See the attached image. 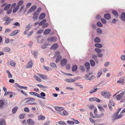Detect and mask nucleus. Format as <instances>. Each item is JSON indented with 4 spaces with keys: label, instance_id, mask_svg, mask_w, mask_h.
I'll return each instance as SVG.
<instances>
[{
    "label": "nucleus",
    "instance_id": "f257e3e1",
    "mask_svg": "<svg viewBox=\"0 0 125 125\" xmlns=\"http://www.w3.org/2000/svg\"><path fill=\"white\" fill-rule=\"evenodd\" d=\"M118 114V112H117L114 113L112 116L113 118L112 120L113 121H115L122 118L123 116V115L121 114H120L119 115H117Z\"/></svg>",
    "mask_w": 125,
    "mask_h": 125
},
{
    "label": "nucleus",
    "instance_id": "412c9836",
    "mask_svg": "<svg viewBox=\"0 0 125 125\" xmlns=\"http://www.w3.org/2000/svg\"><path fill=\"white\" fill-rule=\"evenodd\" d=\"M121 20L124 21H125V13H121Z\"/></svg>",
    "mask_w": 125,
    "mask_h": 125
},
{
    "label": "nucleus",
    "instance_id": "aec40b11",
    "mask_svg": "<svg viewBox=\"0 0 125 125\" xmlns=\"http://www.w3.org/2000/svg\"><path fill=\"white\" fill-rule=\"evenodd\" d=\"M51 31V30L50 29H47L44 31V34L45 35H47Z\"/></svg>",
    "mask_w": 125,
    "mask_h": 125
},
{
    "label": "nucleus",
    "instance_id": "c03bdc74",
    "mask_svg": "<svg viewBox=\"0 0 125 125\" xmlns=\"http://www.w3.org/2000/svg\"><path fill=\"white\" fill-rule=\"evenodd\" d=\"M80 69L83 72H84L85 70V69L83 66H80Z\"/></svg>",
    "mask_w": 125,
    "mask_h": 125
},
{
    "label": "nucleus",
    "instance_id": "2eb2a0df",
    "mask_svg": "<svg viewBox=\"0 0 125 125\" xmlns=\"http://www.w3.org/2000/svg\"><path fill=\"white\" fill-rule=\"evenodd\" d=\"M104 17L106 19L108 20L110 19L111 16L110 14L107 13L104 15Z\"/></svg>",
    "mask_w": 125,
    "mask_h": 125
},
{
    "label": "nucleus",
    "instance_id": "4468645a",
    "mask_svg": "<svg viewBox=\"0 0 125 125\" xmlns=\"http://www.w3.org/2000/svg\"><path fill=\"white\" fill-rule=\"evenodd\" d=\"M58 47V44L57 43H55L53 44L51 47V49L52 50L56 49Z\"/></svg>",
    "mask_w": 125,
    "mask_h": 125
},
{
    "label": "nucleus",
    "instance_id": "f8f14e48",
    "mask_svg": "<svg viewBox=\"0 0 125 125\" xmlns=\"http://www.w3.org/2000/svg\"><path fill=\"white\" fill-rule=\"evenodd\" d=\"M20 31V30H15L13 31L10 35V36H13V35L17 34L18 32Z\"/></svg>",
    "mask_w": 125,
    "mask_h": 125
},
{
    "label": "nucleus",
    "instance_id": "f3484780",
    "mask_svg": "<svg viewBox=\"0 0 125 125\" xmlns=\"http://www.w3.org/2000/svg\"><path fill=\"white\" fill-rule=\"evenodd\" d=\"M55 108L56 111L59 112H60L64 109V108L61 107H55Z\"/></svg>",
    "mask_w": 125,
    "mask_h": 125
},
{
    "label": "nucleus",
    "instance_id": "7c9ffc66",
    "mask_svg": "<svg viewBox=\"0 0 125 125\" xmlns=\"http://www.w3.org/2000/svg\"><path fill=\"white\" fill-rule=\"evenodd\" d=\"M94 46L95 47L98 48H101L102 47V45L100 43H95L94 45Z\"/></svg>",
    "mask_w": 125,
    "mask_h": 125
},
{
    "label": "nucleus",
    "instance_id": "cd10ccee",
    "mask_svg": "<svg viewBox=\"0 0 125 125\" xmlns=\"http://www.w3.org/2000/svg\"><path fill=\"white\" fill-rule=\"evenodd\" d=\"M98 89L97 88H93L92 90H91L90 92L89 93L90 94H92L94 92L98 90Z\"/></svg>",
    "mask_w": 125,
    "mask_h": 125
},
{
    "label": "nucleus",
    "instance_id": "de8ad7c7",
    "mask_svg": "<svg viewBox=\"0 0 125 125\" xmlns=\"http://www.w3.org/2000/svg\"><path fill=\"white\" fill-rule=\"evenodd\" d=\"M101 21L102 23L104 24H105L106 22V20L103 18L101 19Z\"/></svg>",
    "mask_w": 125,
    "mask_h": 125
},
{
    "label": "nucleus",
    "instance_id": "338daca9",
    "mask_svg": "<svg viewBox=\"0 0 125 125\" xmlns=\"http://www.w3.org/2000/svg\"><path fill=\"white\" fill-rule=\"evenodd\" d=\"M63 113V115H67L68 114V113L65 110L64 111Z\"/></svg>",
    "mask_w": 125,
    "mask_h": 125
},
{
    "label": "nucleus",
    "instance_id": "5701e85b",
    "mask_svg": "<svg viewBox=\"0 0 125 125\" xmlns=\"http://www.w3.org/2000/svg\"><path fill=\"white\" fill-rule=\"evenodd\" d=\"M62 58V56H59L57 57L55 60V62L56 63L59 62L61 60V59Z\"/></svg>",
    "mask_w": 125,
    "mask_h": 125
},
{
    "label": "nucleus",
    "instance_id": "dca6fc26",
    "mask_svg": "<svg viewBox=\"0 0 125 125\" xmlns=\"http://www.w3.org/2000/svg\"><path fill=\"white\" fill-rule=\"evenodd\" d=\"M33 65V63L32 61H29L27 65V67L28 68H30L32 67Z\"/></svg>",
    "mask_w": 125,
    "mask_h": 125
},
{
    "label": "nucleus",
    "instance_id": "6ab92c4d",
    "mask_svg": "<svg viewBox=\"0 0 125 125\" xmlns=\"http://www.w3.org/2000/svg\"><path fill=\"white\" fill-rule=\"evenodd\" d=\"M6 123L5 120L3 119H0V125H6Z\"/></svg>",
    "mask_w": 125,
    "mask_h": 125
},
{
    "label": "nucleus",
    "instance_id": "69168bd1",
    "mask_svg": "<svg viewBox=\"0 0 125 125\" xmlns=\"http://www.w3.org/2000/svg\"><path fill=\"white\" fill-rule=\"evenodd\" d=\"M24 111L26 112H29L30 110L28 108L26 107L24 109Z\"/></svg>",
    "mask_w": 125,
    "mask_h": 125
},
{
    "label": "nucleus",
    "instance_id": "b1692460",
    "mask_svg": "<svg viewBox=\"0 0 125 125\" xmlns=\"http://www.w3.org/2000/svg\"><path fill=\"white\" fill-rule=\"evenodd\" d=\"M39 76L43 79L45 80L47 79V76L45 75L39 74Z\"/></svg>",
    "mask_w": 125,
    "mask_h": 125
},
{
    "label": "nucleus",
    "instance_id": "3c124183",
    "mask_svg": "<svg viewBox=\"0 0 125 125\" xmlns=\"http://www.w3.org/2000/svg\"><path fill=\"white\" fill-rule=\"evenodd\" d=\"M6 72L8 74V76L9 78H11L12 77V75L9 71H7Z\"/></svg>",
    "mask_w": 125,
    "mask_h": 125
},
{
    "label": "nucleus",
    "instance_id": "c9c22d12",
    "mask_svg": "<svg viewBox=\"0 0 125 125\" xmlns=\"http://www.w3.org/2000/svg\"><path fill=\"white\" fill-rule=\"evenodd\" d=\"M34 77L35 79L37 80V81L39 82H41L42 80L39 77L37 76L36 75H34Z\"/></svg>",
    "mask_w": 125,
    "mask_h": 125
},
{
    "label": "nucleus",
    "instance_id": "a211bd4d",
    "mask_svg": "<svg viewBox=\"0 0 125 125\" xmlns=\"http://www.w3.org/2000/svg\"><path fill=\"white\" fill-rule=\"evenodd\" d=\"M94 41L96 43L100 42H101V39L99 37H97L94 38Z\"/></svg>",
    "mask_w": 125,
    "mask_h": 125
},
{
    "label": "nucleus",
    "instance_id": "a878e982",
    "mask_svg": "<svg viewBox=\"0 0 125 125\" xmlns=\"http://www.w3.org/2000/svg\"><path fill=\"white\" fill-rule=\"evenodd\" d=\"M77 66L76 65H73L72 68V71L73 72L75 71L77 69Z\"/></svg>",
    "mask_w": 125,
    "mask_h": 125
},
{
    "label": "nucleus",
    "instance_id": "423d86ee",
    "mask_svg": "<svg viewBox=\"0 0 125 125\" xmlns=\"http://www.w3.org/2000/svg\"><path fill=\"white\" fill-rule=\"evenodd\" d=\"M29 93L31 95L35 96L39 98H41V96H40L39 94L36 92H30Z\"/></svg>",
    "mask_w": 125,
    "mask_h": 125
},
{
    "label": "nucleus",
    "instance_id": "ddd939ff",
    "mask_svg": "<svg viewBox=\"0 0 125 125\" xmlns=\"http://www.w3.org/2000/svg\"><path fill=\"white\" fill-rule=\"evenodd\" d=\"M45 13H42L40 15L39 17V19L40 20H42L45 18Z\"/></svg>",
    "mask_w": 125,
    "mask_h": 125
},
{
    "label": "nucleus",
    "instance_id": "bf43d9fd",
    "mask_svg": "<svg viewBox=\"0 0 125 125\" xmlns=\"http://www.w3.org/2000/svg\"><path fill=\"white\" fill-rule=\"evenodd\" d=\"M43 31V30L40 29L37 31V34H39L42 32Z\"/></svg>",
    "mask_w": 125,
    "mask_h": 125
},
{
    "label": "nucleus",
    "instance_id": "20e7f679",
    "mask_svg": "<svg viewBox=\"0 0 125 125\" xmlns=\"http://www.w3.org/2000/svg\"><path fill=\"white\" fill-rule=\"evenodd\" d=\"M67 61L65 59H63L60 62V64L62 66H64L67 63Z\"/></svg>",
    "mask_w": 125,
    "mask_h": 125
},
{
    "label": "nucleus",
    "instance_id": "052dcab7",
    "mask_svg": "<svg viewBox=\"0 0 125 125\" xmlns=\"http://www.w3.org/2000/svg\"><path fill=\"white\" fill-rule=\"evenodd\" d=\"M24 116L25 114H21L19 116L20 118L21 119H23L24 117Z\"/></svg>",
    "mask_w": 125,
    "mask_h": 125
},
{
    "label": "nucleus",
    "instance_id": "9d476101",
    "mask_svg": "<svg viewBox=\"0 0 125 125\" xmlns=\"http://www.w3.org/2000/svg\"><path fill=\"white\" fill-rule=\"evenodd\" d=\"M27 123L28 124L31 125H33L34 123L33 121L31 119H29L27 120Z\"/></svg>",
    "mask_w": 125,
    "mask_h": 125
},
{
    "label": "nucleus",
    "instance_id": "a19ab883",
    "mask_svg": "<svg viewBox=\"0 0 125 125\" xmlns=\"http://www.w3.org/2000/svg\"><path fill=\"white\" fill-rule=\"evenodd\" d=\"M46 21V20L45 19H44L42 20L40 23H39V25L41 26Z\"/></svg>",
    "mask_w": 125,
    "mask_h": 125
},
{
    "label": "nucleus",
    "instance_id": "7ed1b4c3",
    "mask_svg": "<svg viewBox=\"0 0 125 125\" xmlns=\"http://www.w3.org/2000/svg\"><path fill=\"white\" fill-rule=\"evenodd\" d=\"M88 75L86 74L84 76V77L85 79L87 80H91L95 78V76L94 75H93L92 76L89 77V76Z\"/></svg>",
    "mask_w": 125,
    "mask_h": 125
},
{
    "label": "nucleus",
    "instance_id": "49530a36",
    "mask_svg": "<svg viewBox=\"0 0 125 125\" xmlns=\"http://www.w3.org/2000/svg\"><path fill=\"white\" fill-rule=\"evenodd\" d=\"M58 123L61 125H66V124L64 122L62 121H59L58 122Z\"/></svg>",
    "mask_w": 125,
    "mask_h": 125
},
{
    "label": "nucleus",
    "instance_id": "473e14b6",
    "mask_svg": "<svg viewBox=\"0 0 125 125\" xmlns=\"http://www.w3.org/2000/svg\"><path fill=\"white\" fill-rule=\"evenodd\" d=\"M18 107L17 106H16L14 107L12 110V112L13 114H15L17 110Z\"/></svg>",
    "mask_w": 125,
    "mask_h": 125
},
{
    "label": "nucleus",
    "instance_id": "9b49d317",
    "mask_svg": "<svg viewBox=\"0 0 125 125\" xmlns=\"http://www.w3.org/2000/svg\"><path fill=\"white\" fill-rule=\"evenodd\" d=\"M39 13H37L36 11H35L33 13L34 16L33 17V19H37L38 18L39 16Z\"/></svg>",
    "mask_w": 125,
    "mask_h": 125
},
{
    "label": "nucleus",
    "instance_id": "680f3d73",
    "mask_svg": "<svg viewBox=\"0 0 125 125\" xmlns=\"http://www.w3.org/2000/svg\"><path fill=\"white\" fill-rule=\"evenodd\" d=\"M71 68V65H70L69 64H67L66 66V68L68 69H69Z\"/></svg>",
    "mask_w": 125,
    "mask_h": 125
},
{
    "label": "nucleus",
    "instance_id": "f03ea898",
    "mask_svg": "<svg viewBox=\"0 0 125 125\" xmlns=\"http://www.w3.org/2000/svg\"><path fill=\"white\" fill-rule=\"evenodd\" d=\"M102 95L104 97L109 98L110 96V93L109 92L103 91L101 92Z\"/></svg>",
    "mask_w": 125,
    "mask_h": 125
},
{
    "label": "nucleus",
    "instance_id": "bb28decb",
    "mask_svg": "<svg viewBox=\"0 0 125 125\" xmlns=\"http://www.w3.org/2000/svg\"><path fill=\"white\" fill-rule=\"evenodd\" d=\"M95 51L97 53H100L102 52L101 49L98 48H96L95 49Z\"/></svg>",
    "mask_w": 125,
    "mask_h": 125
},
{
    "label": "nucleus",
    "instance_id": "c85d7f7f",
    "mask_svg": "<svg viewBox=\"0 0 125 125\" xmlns=\"http://www.w3.org/2000/svg\"><path fill=\"white\" fill-rule=\"evenodd\" d=\"M10 50V49L8 47L5 48L3 49L2 50L3 51L6 52H9Z\"/></svg>",
    "mask_w": 125,
    "mask_h": 125
},
{
    "label": "nucleus",
    "instance_id": "13d9d810",
    "mask_svg": "<svg viewBox=\"0 0 125 125\" xmlns=\"http://www.w3.org/2000/svg\"><path fill=\"white\" fill-rule=\"evenodd\" d=\"M67 123L68 124H70L71 125H73L74 124V122L72 121H67Z\"/></svg>",
    "mask_w": 125,
    "mask_h": 125
},
{
    "label": "nucleus",
    "instance_id": "393cba45",
    "mask_svg": "<svg viewBox=\"0 0 125 125\" xmlns=\"http://www.w3.org/2000/svg\"><path fill=\"white\" fill-rule=\"evenodd\" d=\"M45 118V117L42 115H39L38 117V120H43Z\"/></svg>",
    "mask_w": 125,
    "mask_h": 125
},
{
    "label": "nucleus",
    "instance_id": "8fccbe9b",
    "mask_svg": "<svg viewBox=\"0 0 125 125\" xmlns=\"http://www.w3.org/2000/svg\"><path fill=\"white\" fill-rule=\"evenodd\" d=\"M23 0H21L19 1L17 5H18L19 6H19L22 5L23 3Z\"/></svg>",
    "mask_w": 125,
    "mask_h": 125
},
{
    "label": "nucleus",
    "instance_id": "39448f33",
    "mask_svg": "<svg viewBox=\"0 0 125 125\" xmlns=\"http://www.w3.org/2000/svg\"><path fill=\"white\" fill-rule=\"evenodd\" d=\"M35 99L33 98H28V100L26 101V102L28 103V104H35V103H30L29 102L30 101H32L34 102L35 101Z\"/></svg>",
    "mask_w": 125,
    "mask_h": 125
},
{
    "label": "nucleus",
    "instance_id": "58836bf2",
    "mask_svg": "<svg viewBox=\"0 0 125 125\" xmlns=\"http://www.w3.org/2000/svg\"><path fill=\"white\" fill-rule=\"evenodd\" d=\"M11 5L10 4H8V5H6L5 7L4 8V10H8L9 8L10 7Z\"/></svg>",
    "mask_w": 125,
    "mask_h": 125
},
{
    "label": "nucleus",
    "instance_id": "603ef678",
    "mask_svg": "<svg viewBox=\"0 0 125 125\" xmlns=\"http://www.w3.org/2000/svg\"><path fill=\"white\" fill-rule=\"evenodd\" d=\"M98 107L99 109L101 111H104V109L102 107L101 105H98Z\"/></svg>",
    "mask_w": 125,
    "mask_h": 125
},
{
    "label": "nucleus",
    "instance_id": "5fc2aeb1",
    "mask_svg": "<svg viewBox=\"0 0 125 125\" xmlns=\"http://www.w3.org/2000/svg\"><path fill=\"white\" fill-rule=\"evenodd\" d=\"M49 25V24L48 23H45L42 26V28H45L47 27Z\"/></svg>",
    "mask_w": 125,
    "mask_h": 125
},
{
    "label": "nucleus",
    "instance_id": "6e6d98bb",
    "mask_svg": "<svg viewBox=\"0 0 125 125\" xmlns=\"http://www.w3.org/2000/svg\"><path fill=\"white\" fill-rule=\"evenodd\" d=\"M3 20L4 21H8V20H10L9 18H7L6 17H4Z\"/></svg>",
    "mask_w": 125,
    "mask_h": 125
},
{
    "label": "nucleus",
    "instance_id": "6e6552de",
    "mask_svg": "<svg viewBox=\"0 0 125 125\" xmlns=\"http://www.w3.org/2000/svg\"><path fill=\"white\" fill-rule=\"evenodd\" d=\"M90 101H96L97 102H99L100 100L98 98L96 97L90 98L89 99Z\"/></svg>",
    "mask_w": 125,
    "mask_h": 125
},
{
    "label": "nucleus",
    "instance_id": "c756f323",
    "mask_svg": "<svg viewBox=\"0 0 125 125\" xmlns=\"http://www.w3.org/2000/svg\"><path fill=\"white\" fill-rule=\"evenodd\" d=\"M19 6L18 5H17L16 7H14L13 10V13H14L16 12L19 9Z\"/></svg>",
    "mask_w": 125,
    "mask_h": 125
},
{
    "label": "nucleus",
    "instance_id": "79ce46f5",
    "mask_svg": "<svg viewBox=\"0 0 125 125\" xmlns=\"http://www.w3.org/2000/svg\"><path fill=\"white\" fill-rule=\"evenodd\" d=\"M16 63L14 62V61H11L10 63V65L12 66L15 67V66Z\"/></svg>",
    "mask_w": 125,
    "mask_h": 125
},
{
    "label": "nucleus",
    "instance_id": "0eeeda50",
    "mask_svg": "<svg viewBox=\"0 0 125 125\" xmlns=\"http://www.w3.org/2000/svg\"><path fill=\"white\" fill-rule=\"evenodd\" d=\"M48 39V40L49 41L52 42H55L57 40L56 38L55 37H49Z\"/></svg>",
    "mask_w": 125,
    "mask_h": 125
},
{
    "label": "nucleus",
    "instance_id": "e2e57ef3",
    "mask_svg": "<svg viewBox=\"0 0 125 125\" xmlns=\"http://www.w3.org/2000/svg\"><path fill=\"white\" fill-rule=\"evenodd\" d=\"M121 98L120 95L119 94L117 95L116 97V98L118 100H120Z\"/></svg>",
    "mask_w": 125,
    "mask_h": 125
},
{
    "label": "nucleus",
    "instance_id": "2f4dec72",
    "mask_svg": "<svg viewBox=\"0 0 125 125\" xmlns=\"http://www.w3.org/2000/svg\"><path fill=\"white\" fill-rule=\"evenodd\" d=\"M96 31L98 34H100L102 33V31L101 29L98 28L97 29Z\"/></svg>",
    "mask_w": 125,
    "mask_h": 125
},
{
    "label": "nucleus",
    "instance_id": "0e129e2a",
    "mask_svg": "<svg viewBox=\"0 0 125 125\" xmlns=\"http://www.w3.org/2000/svg\"><path fill=\"white\" fill-rule=\"evenodd\" d=\"M38 52L37 51H35L34 52V56L35 58H36L37 56Z\"/></svg>",
    "mask_w": 125,
    "mask_h": 125
},
{
    "label": "nucleus",
    "instance_id": "774afa93",
    "mask_svg": "<svg viewBox=\"0 0 125 125\" xmlns=\"http://www.w3.org/2000/svg\"><path fill=\"white\" fill-rule=\"evenodd\" d=\"M97 55L98 57H102L103 56V54L100 53H97Z\"/></svg>",
    "mask_w": 125,
    "mask_h": 125
},
{
    "label": "nucleus",
    "instance_id": "a18cd8bd",
    "mask_svg": "<svg viewBox=\"0 0 125 125\" xmlns=\"http://www.w3.org/2000/svg\"><path fill=\"white\" fill-rule=\"evenodd\" d=\"M50 65L52 67L56 68H57V66L56 64L52 62L50 63Z\"/></svg>",
    "mask_w": 125,
    "mask_h": 125
},
{
    "label": "nucleus",
    "instance_id": "09e8293b",
    "mask_svg": "<svg viewBox=\"0 0 125 125\" xmlns=\"http://www.w3.org/2000/svg\"><path fill=\"white\" fill-rule=\"evenodd\" d=\"M97 26L99 27H102L103 26V24L100 21H98L97 23Z\"/></svg>",
    "mask_w": 125,
    "mask_h": 125
},
{
    "label": "nucleus",
    "instance_id": "864d4df0",
    "mask_svg": "<svg viewBox=\"0 0 125 125\" xmlns=\"http://www.w3.org/2000/svg\"><path fill=\"white\" fill-rule=\"evenodd\" d=\"M109 104L111 105L112 106H114L115 105V103L113 102V101L112 100L109 101Z\"/></svg>",
    "mask_w": 125,
    "mask_h": 125
},
{
    "label": "nucleus",
    "instance_id": "1a4fd4ad",
    "mask_svg": "<svg viewBox=\"0 0 125 125\" xmlns=\"http://www.w3.org/2000/svg\"><path fill=\"white\" fill-rule=\"evenodd\" d=\"M85 66L87 69L86 71L87 72H88V70L90 69V64L89 62H86L84 64Z\"/></svg>",
    "mask_w": 125,
    "mask_h": 125
},
{
    "label": "nucleus",
    "instance_id": "f704fd0d",
    "mask_svg": "<svg viewBox=\"0 0 125 125\" xmlns=\"http://www.w3.org/2000/svg\"><path fill=\"white\" fill-rule=\"evenodd\" d=\"M91 65L92 66H93L95 65V62L93 60H91L90 61Z\"/></svg>",
    "mask_w": 125,
    "mask_h": 125
},
{
    "label": "nucleus",
    "instance_id": "4be33fe9",
    "mask_svg": "<svg viewBox=\"0 0 125 125\" xmlns=\"http://www.w3.org/2000/svg\"><path fill=\"white\" fill-rule=\"evenodd\" d=\"M37 7L36 5L32 6L30 9V11L32 12L35 10L36 9Z\"/></svg>",
    "mask_w": 125,
    "mask_h": 125
},
{
    "label": "nucleus",
    "instance_id": "ea45409f",
    "mask_svg": "<svg viewBox=\"0 0 125 125\" xmlns=\"http://www.w3.org/2000/svg\"><path fill=\"white\" fill-rule=\"evenodd\" d=\"M102 74V72L101 70H99L97 73V77L98 78Z\"/></svg>",
    "mask_w": 125,
    "mask_h": 125
},
{
    "label": "nucleus",
    "instance_id": "72a5a7b5",
    "mask_svg": "<svg viewBox=\"0 0 125 125\" xmlns=\"http://www.w3.org/2000/svg\"><path fill=\"white\" fill-rule=\"evenodd\" d=\"M124 80L122 78H120L119 80L117 81L118 83H121V84H123L124 83Z\"/></svg>",
    "mask_w": 125,
    "mask_h": 125
},
{
    "label": "nucleus",
    "instance_id": "4d7b16f0",
    "mask_svg": "<svg viewBox=\"0 0 125 125\" xmlns=\"http://www.w3.org/2000/svg\"><path fill=\"white\" fill-rule=\"evenodd\" d=\"M42 67L44 69L47 71L49 70L50 69V68L48 67H47L44 66H43Z\"/></svg>",
    "mask_w": 125,
    "mask_h": 125
},
{
    "label": "nucleus",
    "instance_id": "37998d69",
    "mask_svg": "<svg viewBox=\"0 0 125 125\" xmlns=\"http://www.w3.org/2000/svg\"><path fill=\"white\" fill-rule=\"evenodd\" d=\"M4 104V101L2 100H0V109L2 108L1 107Z\"/></svg>",
    "mask_w": 125,
    "mask_h": 125
},
{
    "label": "nucleus",
    "instance_id": "4c0bfd02",
    "mask_svg": "<svg viewBox=\"0 0 125 125\" xmlns=\"http://www.w3.org/2000/svg\"><path fill=\"white\" fill-rule=\"evenodd\" d=\"M112 13L116 17L118 16L117 12L115 10H113L112 11Z\"/></svg>",
    "mask_w": 125,
    "mask_h": 125
},
{
    "label": "nucleus",
    "instance_id": "e433bc0d",
    "mask_svg": "<svg viewBox=\"0 0 125 125\" xmlns=\"http://www.w3.org/2000/svg\"><path fill=\"white\" fill-rule=\"evenodd\" d=\"M92 57L93 59L95 60L96 61H97V60H98L97 59V56L95 54H92Z\"/></svg>",
    "mask_w": 125,
    "mask_h": 125
}]
</instances>
